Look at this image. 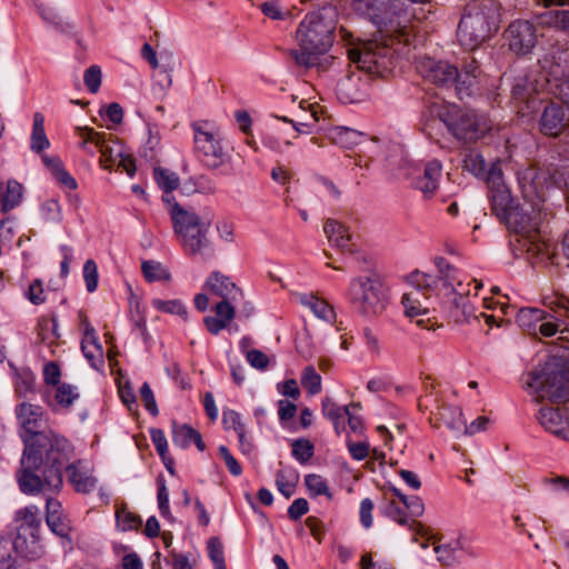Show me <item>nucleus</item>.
Here are the masks:
<instances>
[{
	"mask_svg": "<svg viewBox=\"0 0 569 569\" xmlns=\"http://www.w3.org/2000/svg\"><path fill=\"white\" fill-rule=\"evenodd\" d=\"M208 551L216 569H227L223 557V546L219 538L212 537L209 539Z\"/></svg>",
	"mask_w": 569,
	"mask_h": 569,
	"instance_id": "37998d69",
	"label": "nucleus"
},
{
	"mask_svg": "<svg viewBox=\"0 0 569 569\" xmlns=\"http://www.w3.org/2000/svg\"><path fill=\"white\" fill-rule=\"evenodd\" d=\"M530 387L537 388L538 398L560 403L569 400V379L562 371L532 375Z\"/></svg>",
	"mask_w": 569,
	"mask_h": 569,
	"instance_id": "f8f14e48",
	"label": "nucleus"
},
{
	"mask_svg": "<svg viewBox=\"0 0 569 569\" xmlns=\"http://www.w3.org/2000/svg\"><path fill=\"white\" fill-rule=\"evenodd\" d=\"M16 537L12 545L14 551L22 557L34 560L43 551L40 541V520L36 507H24L19 509L14 516Z\"/></svg>",
	"mask_w": 569,
	"mask_h": 569,
	"instance_id": "6e6552de",
	"label": "nucleus"
},
{
	"mask_svg": "<svg viewBox=\"0 0 569 569\" xmlns=\"http://www.w3.org/2000/svg\"><path fill=\"white\" fill-rule=\"evenodd\" d=\"M151 438H152V442H153L159 456L162 458L167 469L171 473H173V470H172L173 460H172V458L167 457L168 442L164 437V433L161 430H152Z\"/></svg>",
	"mask_w": 569,
	"mask_h": 569,
	"instance_id": "a19ab883",
	"label": "nucleus"
},
{
	"mask_svg": "<svg viewBox=\"0 0 569 569\" xmlns=\"http://www.w3.org/2000/svg\"><path fill=\"white\" fill-rule=\"evenodd\" d=\"M169 207V214L173 230L188 254L194 256L207 246L208 226L204 224L196 212L184 209L171 197L162 198Z\"/></svg>",
	"mask_w": 569,
	"mask_h": 569,
	"instance_id": "423d86ee",
	"label": "nucleus"
},
{
	"mask_svg": "<svg viewBox=\"0 0 569 569\" xmlns=\"http://www.w3.org/2000/svg\"><path fill=\"white\" fill-rule=\"evenodd\" d=\"M84 84L92 93H97L102 80V73L99 66H91L84 72Z\"/></svg>",
	"mask_w": 569,
	"mask_h": 569,
	"instance_id": "de8ad7c7",
	"label": "nucleus"
},
{
	"mask_svg": "<svg viewBox=\"0 0 569 569\" xmlns=\"http://www.w3.org/2000/svg\"><path fill=\"white\" fill-rule=\"evenodd\" d=\"M79 318H80V330L83 333V338L81 341V349H86L89 347V343H91V341L93 340V336H96L94 329L90 325L87 316L83 312H79Z\"/></svg>",
	"mask_w": 569,
	"mask_h": 569,
	"instance_id": "13d9d810",
	"label": "nucleus"
},
{
	"mask_svg": "<svg viewBox=\"0 0 569 569\" xmlns=\"http://www.w3.org/2000/svg\"><path fill=\"white\" fill-rule=\"evenodd\" d=\"M409 288L403 293L401 303L408 317L425 316L429 311L428 301L435 293V278L420 271L412 272Z\"/></svg>",
	"mask_w": 569,
	"mask_h": 569,
	"instance_id": "9b49d317",
	"label": "nucleus"
},
{
	"mask_svg": "<svg viewBox=\"0 0 569 569\" xmlns=\"http://www.w3.org/2000/svg\"><path fill=\"white\" fill-rule=\"evenodd\" d=\"M86 358L92 363V366H97V362L102 360L103 351L100 345L97 342L96 336H93V340L89 343V347L82 349Z\"/></svg>",
	"mask_w": 569,
	"mask_h": 569,
	"instance_id": "0e129e2a",
	"label": "nucleus"
},
{
	"mask_svg": "<svg viewBox=\"0 0 569 569\" xmlns=\"http://www.w3.org/2000/svg\"><path fill=\"white\" fill-rule=\"evenodd\" d=\"M140 398L146 409L152 415H157L158 408L153 397V392L148 383H143L140 389Z\"/></svg>",
	"mask_w": 569,
	"mask_h": 569,
	"instance_id": "e2e57ef3",
	"label": "nucleus"
},
{
	"mask_svg": "<svg viewBox=\"0 0 569 569\" xmlns=\"http://www.w3.org/2000/svg\"><path fill=\"white\" fill-rule=\"evenodd\" d=\"M441 176V164L437 161L429 162L422 177L417 181V188L426 196L431 197L438 188V180Z\"/></svg>",
	"mask_w": 569,
	"mask_h": 569,
	"instance_id": "b1692460",
	"label": "nucleus"
},
{
	"mask_svg": "<svg viewBox=\"0 0 569 569\" xmlns=\"http://www.w3.org/2000/svg\"><path fill=\"white\" fill-rule=\"evenodd\" d=\"M83 277L89 292H93L98 286V268L93 260L86 261L83 267Z\"/></svg>",
	"mask_w": 569,
	"mask_h": 569,
	"instance_id": "09e8293b",
	"label": "nucleus"
},
{
	"mask_svg": "<svg viewBox=\"0 0 569 569\" xmlns=\"http://www.w3.org/2000/svg\"><path fill=\"white\" fill-rule=\"evenodd\" d=\"M178 435L182 436L184 441H193L200 451L204 450L206 445L202 440L201 435L198 431H196L194 429H192L191 427L183 426L178 431Z\"/></svg>",
	"mask_w": 569,
	"mask_h": 569,
	"instance_id": "69168bd1",
	"label": "nucleus"
},
{
	"mask_svg": "<svg viewBox=\"0 0 569 569\" xmlns=\"http://www.w3.org/2000/svg\"><path fill=\"white\" fill-rule=\"evenodd\" d=\"M436 266L438 268L441 277L447 281V283L459 293H462V290H459V287L462 286L461 280L458 279V269L449 263L445 258L438 257L435 260Z\"/></svg>",
	"mask_w": 569,
	"mask_h": 569,
	"instance_id": "7c9ffc66",
	"label": "nucleus"
},
{
	"mask_svg": "<svg viewBox=\"0 0 569 569\" xmlns=\"http://www.w3.org/2000/svg\"><path fill=\"white\" fill-rule=\"evenodd\" d=\"M297 410V406L288 400H280L278 402V413L281 421H287L293 418Z\"/></svg>",
	"mask_w": 569,
	"mask_h": 569,
	"instance_id": "774afa93",
	"label": "nucleus"
},
{
	"mask_svg": "<svg viewBox=\"0 0 569 569\" xmlns=\"http://www.w3.org/2000/svg\"><path fill=\"white\" fill-rule=\"evenodd\" d=\"M142 272L148 281H169L170 273L156 261H144L142 263Z\"/></svg>",
	"mask_w": 569,
	"mask_h": 569,
	"instance_id": "e433bc0d",
	"label": "nucleus"
},
{
	"mask_svg": "<svg viewBox=\"0 0 569 569\" xmlns=\"http://www.w3.org/2000/svg\"><path fill=\"white\" fill-rule=\"evenodd\" d=\"M509 49L517 54H527L536 46V28L526 20H517L509 24L505 32Z\"/></svg>",
	"mask_w": 569,
	"mask_h": 569,
	"instance_id": "2eb2a0df",
	"label": "nucleus"
},
{
	"mask_svg": "<svg viewBox=\"0 0 569 569\" xmlns=\"http://www.w3.org/2000/svg\"><path fill=\"white\" fill-rule=\"evenodd\" d=\"M206 289L211 293L222 299H237L241 297V289L236 286L229 277L220 272L210 274L206 282Z\"/></svg>",
	"mask_w": 569,
	"mask_h": 569,
	"instance_id": "aec40b11",
	"label": "nucleus"
},
{
	"mask_svg": "<svg viewBox=\"0 0 569 569\" xmlns=\"http://www.w3.org/2000/svg\"><path fill=\"white\" fill-rule=\"evenodd\" d=\"M437 426H445L450 429L459 430L465 427V421L462 419V413L458 408H452L449 406H441L437 409L436 412L432 413Z\"/></svg>",
	"mask_w": 569,
	"mask_h": 569,
	"instance_id": "393cba45",
	"label": "nucleus"
},
{
	"mask_svg": "<svg viewBox=\"0 0 569 569\" xmlns=\"http://www.w3.org/2000/svg\"><path fill=\"white\" fill-rule=\"evenodd\" d=\"M99 140V144L94 146L99 149V152L101 153L100 163L104 169H110L114 163L113 150L106 139V133H103L101 136V139Z\"/></svg>",
	"mask_w": 569,
	"mask_h": 569,
	"instance_id": "3c124183",
	"label": "nucleus"
},
{
	"mask_svg": "<svg viewBox=\"0 0 569 569\" xmlns=\"http://www.w3.org/2000/svg\"><path fill=\"white\" fill-rule=\"evenodd\" d=\"M548 24L569 32V10H557L551 12Z\"/></svg>",
	"mask_w": 569,
	"mask_h": 569,
	"instance_id": "6e6d98bb",
	"label": "nucleus"
},
{
	"mask_svg": "<svg viewBox=\"0 0 569 569\" xmlns=\"http://www.w3.org/2000/svg\"><path fill=\"white\" fill-rule=\"evenodd\" d=\"M541 108V133L549 137H558L569 127V104L545 99Z\"/></svg>",
	"mask_w": 569,
	"mask_h": 569,
	"instance_id": "4468645a",
	"label": "nucleus"
},
{
	"mask_svg": "<svg viewBox=\"0 0 569 569\" xmlns=\"http://www.w3.org/2000/svg\"><path fill=\"white\" fill-rule=\"evenodd\" d=\"M37 336L39 343H48L50 348L59 346L60 335L56 318L41 317L37 325ZM51 352L54 353V349H51Z\"/></svg>",
	"mask_w": 569,
	"mask_h": 569,
	"instance_id": "5701e85b",
	"label": "nucleus"
},
{
	"mask_svg": "<svg viewBox=\"0 0 569 569\" xmlns=\"http://www.w3.org/2000/svg\"><path fill=\"white\" fill-rule=\"evenodd\" d=\"M27 297L33 305H41L46 301L42 282L39 279L30 283Z\"/></svg>",
	"mask_w": 569,
	"mask_h": 569,
	"instance_id": "052dcab7",
	"label": "nucleus"
},
{
	"mask_svg": "<svg viewBox=\"0 0 569 569\" xmlns=\"http://www.w3.org/2000/svg\"><path fill=\"white\" fill-rule=\"evenodd\" d=\"M47 523L51 530L60 537H67L71 529L69 520L63 516V513L57 515L56 519H50Z\"/></svg>",
	"mask_w": 569,
	"mask_h": 569,
	"instance_id": "5fc2aeb1",
	"label": "nucleus"
},
{
	"mask_svg": "<svg viewBox=\"0 0 569 569\" xmlns=\"http://www.w3.org/2000/svg\"><path fill=\"white\" fill-rule=\"evenodd\" d=\"M13 545L3 535H0V569H4L11 562H13Z\"/></svg>",
	"mask_w": 569,
	"mask_h": 569,
	"instance_id": "8fccbe9b",
	"label": "nucleus"
},
{
	"mask_svg": "<svg viewBox=\"0 0 569 569\" xmlns=\"http://www.w3.org/2000/svg\"><path fill=\"white\" fill-rule=\"evenodd\" d=\"M538 420L547 431L569 440V412L566 407H543L539 411Z\"/></svg>",
	"mask_w": 569,
	"mask_h": 569,
	"instance_id": "a211bd4d",
	"label": "nucleus"
},
{
	"mask_svg": "<svg viewBox=\"0 0 569 569\" xmlns=\"http://www.w3.org/2000/svg\"><path fill=\"white\" fill-rule=\"evenodd\" d=\"M309 510L308 501L303 498L296 499L288 509L290 519L298 520Z\"/></svg>",
	"mask_w": 569,
	"mask_h": 569,
	"instance_id": "338daca9",
	"label": "nucleus"
},
{
	"mask_svg": "<svg viewBox=\"0 0 569 569\" xmlns=\"http://www.w3.org/2000/svg\"><path fill=\"white\" fill-rule=\"evenodd\" d=\"M44 163L52 171L59 183L73 190L77 188L76 180L64 170L60 159L56 158H43Z\"/></svg>",
	"mask_w": 569,
	"mask_h": 569,
	"instance_id": "473e14b6",
	"label": "nucleus"
},
{
	"mask_svg": "<svg viewBox=\"0 0 569 569\" xmlns=\"http://www.w3.org/2000/svg\"><path fill=\"white\" fill-rule=\"evenodd\" d=\"M547 313L537 308H522L517 313V322L528 333L536 335L538 327Z\"/></svg>",
	"mask_w": 569,
	"mask_h": 569,
	"instance_id": "bb28decb",
	"label": "nucleus"
},
{
	"mask_svg": "<svg viewBox=\"0 0 569 569\" xmlns=\"http://www.w3.org/2000/svg\"><path fill=\"white\" fill-rule=\"evenodd\" d=\"M309 306L315 315L325 321H332L336 317L333 308L323 299L311 298Z\"/></svg>",
	"mask_w": 569,
	"mask_h": 569,
	"instance_id": "c03bdc74",
	"label": "nucleus"
},
{
	"mask_svg": "<svg viewBox=\"0 0 569 569\" xmlns=\"http://www.w3.org/2000/svg\"><path fill=\"white\" fill-rule=\"evenodd\" d=\"M481 70L478 61L476 58L469 56L465 59L462 64V74L460 79V86L461 84H469L470 79H476L480 76Z\"/></svg>",
	"mask_w": 569,
	"mask_h": 569,
	"instance_id": "a18cd8bd",
	"label": "nucleus"
},
{
	"mask_svg": "<svg viewBox=\"0 0 569 569\" xmlns=\"http://www.w3.org/2000/svg\"><path fill=\"white\" fill-rule=\"evenodd\" d=\"M222 422L226 429L233 430L241 443V446L244 445V427L240 421V417L237 412L230 410L223 412Z\"/></svg>",
	"mask_w": 569,
	"mask_h": 569,
	"instance_id": "79ce46f5",
	"label": "nucleus"
},
{
	"mask_svg": "<svg viewBox=\"0 0 569 569\" xmlns=\"http://www.w3.org/2000/svg\"><path fill=\"white\" fill-rule=\"evenodd\" d=\"M336 14L331 9L310 12L300 22L297 39L301 52L290 50L289 57L298 67L311 68L318 64V56L328 51L333 42Z\"/></svg>",
	"mask_w": 569,
	"mask_h": 569,
	"instance_id": "f03ea898",
	"label": "nucleus"
},
{
	"mask_svg": "<svg viewBox=\"0 0 569 569\" xmlns=\"http://www.w3.org/2000/svg\"><path fill=\"white\" fill-rule=\"evenodd\" d=\"M305 482L312 496L325 495L329 499H332V493L330 492L326 480L321 476L315 473L308 475L305 478Z\"/></svg>",
	"mask_w": 569,
	"mask_h": 569,
	"instance_id": "58836bf2",
	"label": "nucleus"
},
{
	"mask_svg": "<svg viewBox=\"0 0 569 569\" xmlns=\"http://www.w3.org/2000/svg\"><path fill=\"white\" fill-rule=\"evenodd\" d=\"M409 32L406 27L395 30L380 39L367 41L360 49L349 50V59L358 64V68L370 74L379 73V59L386 57L389 49L396 43H408Z\"/></svg>",
	"mask_w": 569,
	"mask_h": 569,
	"instance_id": "1a4fd4ad",
	"label": "nucleus"
},
{
	"mask_svg": "<svg viewBox=\"0 0 569 569\" xmlns=\"http://www.w3.org/2000/svg\"><path fill=\"white\" fill-rule=\"evenodd\" d=\"M153 177L159 187L166 192L170 193L171 191L176 190L180 184L179 177L164 168L157 167L153 170Z\"/></svg>",
	"mask_w": 569,
	"mask_h": 569,
	"instance_id": "72a5a7b5",
	"label": "nucleus"
},
{
	"mask_svg": "<svg viewBox=\"0 0 569 569\" xmlns=\"http://www.w3.org/2000/svg\"><path fill=\"white\" fill-rule=\"evenodd\" d=\"M421 73L426 80L439 87L456 84L460 89L461 74L458 69L445 61L428 60L421 66Z\"/></svg>",
	"mask_w": 569,
	"mask_h": 569,
	"instance_id": "f3484780",
	"label": "nucleus"
},
{
	"mask_svg": "<svg viewBox=\"0 0 569 569\" xmlns=\"http://www.w3.org/2000/svg\"><path fill=\"white\" fill-rule=\"evenodd\" d=\"M349 408H360V403L352 402L349 406L340 407L330 398H326L322 401V412L327 418L333 421L338 432L340 420L346 417V413H349Z\"/></svg>",
	"mask_w": 569,
	"mask_h": 569,
	"instance_id": "c756f323",
	"label": "nucleus"
},
{
	"mask_svg": "<svg viewBox=\"0 0 569 569\" xmlns=\"http://www.w3.org/2000/svg\"><path fill=\"white\" fill-rule=\"evenodd\" d=\"M548 82L555 94L561 100L560 103L569 104V72L561 77L553 76Z\"/></svg>",
	"mask_w": 569,
	"mask_h": 569,
	"instance_id": "4c0bfd02",
	"label": "nucleus"
},
{
	"mask_svg": "<svg viewBox=\"0 0 569 569\" xmlns=\"http://www.w3.org/2000/svg\"><path fill=\"white\" fill-rule=\"evenodd\" d=\"M23 187L16 180L0 182V211L7 213L20 204Z\"/></svg>",
	"mask_w": 569,
	"mask_h": 569,
	"instance_id": "4be33fe9",
	"label": "nucleus"
},
{
	"mask_svg": "<svg viewBox=\"0 0 569 569\" xmlns=\"http://www.w3.org/2000/svg\"><path fill=\"white\" fill-rule=\"evenodd\" d=\"M60 377H61V371H60V367L57 362L51 361L44 366L43 379L47 385H51L53 387L58 386L59 381H60Z\"/></svg>",
	"mask_w": 569,
	"mask_h": 569,
	"instance_id": "4d7b16f0",
	"label": "nucleus"
},
{
	"mask_svg": "<svg viewBox=\"0 0 569 569\" xmlns=\"http://www.w3.org/2000/svg\"><path fill=\"white\" fill-rule=\"evenodd\" d=\"M78 393L74 392V388L67 383H61L56 386L53 401H48V405L53 409H67L69 408L76 399H78Z\"/></svg>",
	"mask_w": 569,
	"mask_h": 569,
	"instance_id": "c85d7f7f",
	"label": "nucleus"
},
{
	"mask_svg": "<svg viewBox=\"0 0 569 569\" xmlns=\"http://www.w3.org/2000/svg\"><path fill=\"white\" fill-rule=\"evenodd\" d=\"M301 385L311 395H316L321 390V377L316 372L312 366L303 369Z\"/></svg>",
	"mask_w": 569,
	"mask_h": 569,
	"instance_id": "ea45409f",
	"label": "nucleus"
},
{
	"mask_svg": "<svg viewBox=\"0 0 569 569\" xmlns=\"http://www.w3.org/2000/svg\"><path fill=\"white\" fill-rule=\"evenodd\" d=\"M116 521L121 531L137 530L142 525L140 516L130 511L123 501L116 503Z\"/></svg>",
	"mask_w": 569,
	"mask_h": 569,
	"instance_id": "cd10ccee",
	"label": "nucleus"
},
{
	"mask_svg": "<svg viewBox=\"0 0 569 569\" xmlns=\"http://www.w3.org/2000/svg\"><path fill=\"white\" fill-rule=\"evenodd\" d=\"M16 418L20 429L21 438L27 445L33 442L39 449H44L48 462H68L72 453L70 442L57 431L41 427L48 421V415L42 406L22 401L16 407Z\"/></svg>",
	"mask_w": 569,
	"mask_h": 569,
	"instance_id": "f257e3e1",
	"label": "nucleus"
},
{
	"mask_svg": "<svg viewBox=\"0 0 569 569\" xmlns=\"http://www.w3.org/2000/svg\"><path fill=\"white\" fill-rule=\"evenodd\" d=\"M292 455L297 460L306 463L313 456V446L306 439L296 440L292 443Z\"/></svg>",
	"mask_w": 569,
	"mask_h": 569,
	"instance_id": "49530a36",
	"label": "nucleus"
},
{
	"mask_svg": "<svg viewBox=\"0 0 569 569\" xmlns=\"http://www.w3.org/2000/svg\"><path fill=\"white\" fill-rule=\"evenodd\" d=\"M299 476L293 470H279L276 476V485L278 490L286 497L290 498L297 487Z\"/></svg>",
	"mask_w": 569,
	"mask_h": 569,
	"instance_id": "2f4dec72",
	"label": "nucleus"
},
{
	"mask_svg": "<svg viewBox=\"0 0 569 569\" xmlns=\"http://www.w3.org/2000/svg\"><path fill=\"white\" fill-rule=\"evenodd\" d=\"M463 169L478 177L487 172V164L478 151L468 150L463 157Z\"/></svg>",
	"mask_w": 569,
	"mask_h": 569,
	"instance_id": "c9c22d12",
	"label": "nucleus"
},
{
	"mask_svg": "<svg viewBox=\"0 0 569 569\" xmlns=\"http://www.w3.org/2000/svg\"><path fill=\"white\" fill-rule=\"evenodd\" d=\"M490 201L492 213L501 221H509L511 213L516 210L512 206L510 191L502 183L491 188Z\"/></svg>",
	"mask_w": 569,
	"mask_h": 569,
	"instance_id": "6ab92c4d",
	"label": "nucleus"
},
{
	"mask_svg": "<svg viewBox=\"0 0 569 569\" xmlns=\"http://www.w3.org/2000/svg\"><path fill=\"white\" fill-rule=\"evenodd\" d=\"M158 503L160 512L163 517H171L169 508V493L162 479L158 480Z\"/></svg>",
	"mask_w": 569,
	"mask_h": 569,
	"instance_id": "864d4df0",
	"label": "nucleus"
},
{
	"mask_svg": "<svg viewBox=\"0 0 569 569\" xmlns=\"http://www.w3.org/2000/svg\"><path fill=\"white\" fill-rule=\"evenodd\" d=\"M441 121L462 143H476L492 129L491 120L476 110L449 106L440 113Z\"/></svg>",
	"mask_w": 569,
	"mask_h": 569,
	"instance_id": "0eeeda50",
	"label": "nucleus"
},
{
	"mask_svg": "<svg viewBox=\"0 0 569 569\" xmlns=\"http://www.w3.org/2000/svg\"><path fill=\"white\" fill-rule=\"evenodd\" d=\"M329 241L333 242L342 252H353L356 244L348 228L337 220L328 219L323 227Z\"/></svg>",
	"mask_w": 569,
	"mask_h": 569,
	"instance_id": "412c9836",
	"label": "nucleus"
},
{
	"mask_svg": "<svg viewBox=\"0 0 569 569\" xmlns=\"http://www.w3.org/2000/svg\"><path fill=\"white\" fill-rule=\"evenodd\" d=\"M219 453L221 458L223 459L227 468L233 476H239L242 472V468L240 463L237 461V459L230 453L227 447L221 446L219 448Z\"/></svg>",
	"mask_w": 569,
	"mask_h": 569,
	"instance_id": "680f3d73",
	"label": "nucleus"
},
{
	"mask_svg": "<svg viewBox=\"0 0 569 569\" xmlns=\"http://www.w3.org/2000/svg\"><path fill=\"white\" fill-rule=\"evenodd\" d=\"M48 146L49 140L44 132V118L41 113H36L33 117L32 149L40 152Z\"/></svg>",
	"mask_w": 569,
	"mask_h": 569,
	"instance_id": "f704fd0d",
	"label": "nucleus"
},
{
	"mask_svg": "<svg viewBox=\"0 0 569 569\" xmlns=\"http://www.w3.org/2000/svg\"><path fill=\"white\" fill-rule=\"evenodd\" d=\"M66 462H48L44 449L30 442L23 449L17 480L20 490L27 495L54 493L62 488L61 468Z\"/></svg>",
	"mask_w": 569,
	"mask_h": 569,
	"instance_id": "7ed1b4c3",
	"label": "nucleus"
},
{
	"mask_svg": "<svg viewBox=\"0 0 569 569\" xmlns=\"http://www.w3.org/2000/svg\"><path fill=\"white\" fill-rule=\"evenodd\" d=\"M233 299H222L214 307L216 316L222 318L228 323L234 318V308L231 305Z\"/></svg>",
	"mask_w": 569,
	"mask_h": 569,
	"instance_id": "bf43d9fd",
	"label": "nucleus"
},
{
	"mask_svg": "<svg viewBox=\"0 0 569 569\" xmlns=\"http://www.w3.org/2000/svg\"><path fill=\"white\" fill-rule=\"evenodd\" d=\"M350 296L361 311L368 315L381 312L387 303L382 286L372 279L353 281L350 287Z\"/></svg>",
	"mask_w": 569,
	"mask_h": 569,
	"instance_id": "ddd939ff",
	"label": "nucleus"
},
{
	"mask_svg": "<svg viewBox=\"0 0 569 569\" xmlns=\"http://www.w3.org/2000/svg\"><path fill=\"white\" fill-rule=\"evenodd\" d=\"M498 8L495 0H472L463 10L457 37L467 50H475L497 31Z\"/></svg>",
	"mask_w": 569,
	"mask_h": 569,
	"instance_id": "20e7f679",
	"label": "nucleus"
},
{
	"mask_svg": "<svg viewBox=\"0 0 569 569\" xmlns=\"http://www.w3.org/2000/svg\"><path fill=\"white\" fill-rule=\"evenodd\" d=\"M247 360L253 368L259 370L267 369L270 363L269 357L258 349H252L248 351Z\"/></svg>",
	"mask_w": 569,
	"mask_h": 569,
	"instance_id": "603ef678",
	"label": "nucleus"
},
{
	"mask_svg": "<svg viewBox=\"0 0 569 569\" xmlns=\"http://www.w3.org/2000/svg\"><path fill=\"white\" fill-rule=\"evenodd\" d=\"M193 130V150L198 159L208 168L217 169L227 161L217 131L209 129L206 121H197L191 124Z\"/></svg>",
	"mask_w": 569,
	"mask_h": 569,
	"instance_id": "9d476101",
	"label": "nucleus"
},
{
	"mask_svg": "<svg viewBox=\"0 0 569 569\" xmlns=\"http://www.w3.org/2000/svg\"><path fill=\"white\" fill-rule=\"evenodd\" d=\"M511 98L521 116H529L540 110L545 99L535 89L533 83L528 79L518 81L511 92Z\"/></svg>",
	"mask_w": 569,
	"mask_h": 569,
	"instance_id": "dca6fc26",
	"label": "nucleus"
},
{
	"mask_svg": "<svg viewBox=\"0 0 569 569\" xmlns=\"http://www.w3.org/2000/svg\"><path fill=\"white\" fill-rule=\"evenodd\" d=\"M539 212L520 211L518 208L511 213L509 221H505L516 233V241L529 258L539 261L549 260L552 256V247L546 241L539 229Z\"/></svg>",
	"mask_w": 569,
	"mask_h": 569,
	"instance_id": "39448f33",
	"label": "nucleus"
},
{
	"mask_svg": "<svg viewBox=\"0 0 569 569\" xmlns=\"http://www.w3.org/2000/svg\"><path fill=\"white\" fill-rule=\"evenodd\" d=\"M67 476L69 482L78 492L88 493L96 486V479L87 471L79 469L74 463L67 467Z\"/></svg>",
	"mask_w": 569,
	"mask_h": 569,
	"instance_id": "a878e982",
	"label": "nucleus"
}]
</instances>
